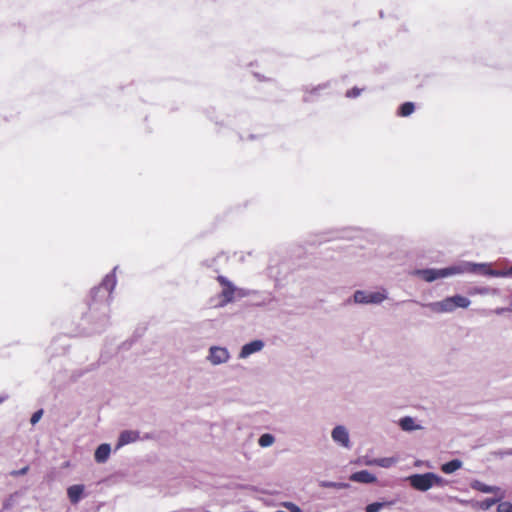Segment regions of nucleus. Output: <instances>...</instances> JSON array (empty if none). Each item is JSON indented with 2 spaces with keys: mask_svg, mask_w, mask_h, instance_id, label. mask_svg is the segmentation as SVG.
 Segmentation results:
<instances>
[{
  "mask_svg": "<svg viewBox=\"0 0 512 512\" xmlns=\"http://www.w3.org/2000/svg\"><path fill=\"white\" fill-rule=\"evenodd\" d=\"M117 266L108 273L102 282L91 289L90 296L91 302L89 303V311L84 316V321L91 324L92 327L87 332V335L103 332L109 325V305L112 299L111 294L116 286L117 280L115 271Z\"/></svg>",
  "mask_w": 512,
  "mask_h": 512,
  "instance_id": "1",
  "label": "nucleus"
},
{
  "mask_svg": "<svg viewBox=\"0 0 512 512\" xmlns=\"http://www.w3.org/2000/svg\"><path fill=\"white\" fill-rule=\"evenodd\" d=\"M459 274H474V262L461 261L457 264L444 268L415 269L412 272V275L417 276L428 283Z\"/></svg>",
  "mask_w": 512,
  "mask_h": 512,
  "instance_id": "2",
  "label": "nucleus"
},
{
  "mask_svg": "<svg viewBox=\"0 0 512 512\" xmlns=\"http://www.w3.org/2000/svg\"><path fill=\"white\" fill-rule=\"evenodd\" d=\"M387 298V295L379 291L356 290L353 294V302L356 304H380Z\"/></svg>",
  "mask_w": 512,
  "mask_h": 512,
  "instance_id": "3",
  "label": "nucleus"
},
{
  "mask_svg": "<svg viewBox=\"0 0 512 512\" xmlns=\"http://www.w3.org/2000/svg\"><path fill=\"white\" fill-rule=\"evenodd\" d=\"M474 275L489 277H512V265L507 269H493L490 263H474Z\"/></svg>",
  "mask_w": 512,
  "mask_h": 512,
  "instance_id": "4",
  "label": "nucleus"
},
{
  "mask_svg": "<svg viewBox=\"0 0 512 512\" xmlns=\"http://www.w3.org/2000/svg\"><path fill=\"white\" fill-rule=\"evenodd\" d=\"M217 281L221 286H223V290L220 293V302L219 306L224 307L227 304L231 303L235 299L236 286L225 276L219 275L217 277Z\"/></svg>",
  "mask_w": 512,
  "mask_h": 512,
  "instance_id": "5",
  "label": "nucleus"
},
{
  "mask_svg": "<svg viewBox=\"0 0 512 512\" xmlns=\"http://www.w3.org/2000/svg\"><path fill=\"white\" fill-rule=\"evenodd\" d=\"M408 481L415 490L425 492L432 488V472L413 474L408 477Z\"/></svg>",
  "mask_w": 512,
  "mask_h": 512,
  "instance_id": "6",
  "label": "nucleus"
},
{
  "mask_svg": "<svg viewBox=\"0 0 512 512\" xmlns=\"http://www.w3.org/2000/svg\"><path fill=\"white\" fill-rule=\"evenodd\" d=\"M331 437L335 443L346 449H350L352 446L350 442L349 432L347 428L343 425L335 426L332 429Z\"/></svg>",
  "mask_w": 512,
  "mask_h": 512,
  "instance_id": "7",
  "label": "nucleus"
},
{
  "mask_svg": "<svg viewBox=\"0 0 512 512\" xmlns=\"http://www.w3.org/2000/svg\"><path fill=\"white\" fill-rule=\"evenodd\" d=\"M229 359V352L224 347L212 346L209 349L208 360L213 365H219L227 362Z\"/></svg>",
  "mask_w": 512,
  "mask_h": 512,
  "instance_id": "8",
  "label": "nucleus"
},
{
  "mask_svg": "<svg viewBox=\"0 0 512 512\" xmlns=\"http://www.w3.org/2000/svg\"><path fill=\"white\" fill-rule=\"evenodd\" d=\"M431 311L435 313H449L454 311L452 297H446L445 299L437 302H431L425 305Z\"/></svg>",
  "mask_w": 512,
  "mask_h": 512,
  "instance_id": "9",
  "label": "nucleus"
},
{
  "mask_svg": "<svg viewBox=\"0 0 512 512\" xmlns=\"http://www.w3.org/2000/svg\"><path fill=\"white\" fill-rule=\"evenodd\" d=\"M140 439V432L137 430H123L120 432L116 444V449H119L130 443H134Z\"/></svg>",
  "mask_w": 512,
  "mask_h": 512,
  "instance_id": "10",
  "label": "nucleus"
},
{
  "mask_svg": "<svg viewBox=\"0 0 512 512\" xmlns=\"http://www.w3.org/2000/svg\"><path fill=\"white\" fill-rule=\"evenodd\" d=\"M264 347V342L262 340H253L246 344H244L240 350L239 357L246 358L253 353L259 352Z\"/></svg>",
  "mask_w": 512,
  "mask_h": 512,
  "instance_id": "11",
  "label": "nucleus"
},
{
  "mask_svg": "<svg viewBox=\"0 0 512 512\" xmlns=\"http://www.w3.org/2000/svg\"><path fill=\"white\" fill-rule=\"evenodd\" d=\"M350 480L357 483L370 484L377 481V478L374 474L370 473L368 470H360L354 472L350 475Z\"/></svg>",
  "mask_w": 512,
  "mask_h": 512,
  "instance_id": "12",
  "label": "nucleus"
},
{
  "mask_svg": "<svg viewBox=\"0 0 512 512\" xmlns=\"http://www.w3.org/2000/svg\"><path fill=\"white\" fill-rule=\"evenodd\" d=\"M110 453H111L110 444L102 443L96 448V450L94 452V459L97 463L103 464L108 460Z\"/></svg>",
  "mask_w": 512,
  "mask_h": 512,
  "instance_id": "13",
  "label": "nucleus"
},
{
  "mask_svg": "<svg viewBox=\"0 0 512 512\" xmlns=\"http://www.w3.org/2000/svg\"><path fill=\"white\" fill-rule=\"evenodd\" d=\"M85 487L82 484L71 485L67 488V495L72 504H77L83 497Z\"/></svg>",
  "mask_w": 512,
  "mask_h": 512,
  "instance_id": "14",
  "label": "nucleus"
},
{
  "mask_svg": "<svg viewBox=\"0 0 512 512\" xmlns=\"http://www.w3.org/2000/svg\"><path fill=\"white\" fill-rule=\"evenodd\" d=\"M328 87H329V83L328 82L323 83V84H319L318 86H315V87H312V88H309L308 86L303 87V91L305 92V95L303 97V101L305 103L312 102L314 100L313 96H318L319 92L321 90H324V89H326Z\"/></svg>",
  "mask_w": 512,
  "mask_h": 512,
  "instance_id": "15",
  "label": "nucleus"
},
{
  "mask_svg": "<svg viewBox=\"0 0 512 512\" xmlns=\"http://www.w3.org/2000/svg\"><path fill=\"white\" fill-rule=\"evenodd\" d=\"M463 463L460 459H452L441 465V471L445 474H452L462 467Z\"/></svg>",
  "mask_w": 512,
  "mask_h": 512,
  "instance_id": "16",
  "label": "nucleus"
},
{
  "mask_svg": "<svg viewBox=\"0 0 512 512\" xmlns=\"http://www.w3.org/2000/svg\"><path fill=\"white\" fill-rule=\"evenodd\" d=\"M396 503V500H390V501H377L368 504L365 507V512H379L381 509L386 507H391Z\"/></svg>",
  "mask_w": 512,
  "mask_h": 512,
  "instance_id": "17",
  "label": "nucleus"
},
{
  "mask_svg": "<svg viewBox=\"0 0 512 512\" xmlns=\"http://www.w3.org/2000/svg\"><path fill=\"white\" fill-rule=\"evenodd\" d=\"M399 426L403 431L411 432L420 428L419 425L415 423V420L410 416L402 417L399 420Z\"/></svg>",
  "mask_w": 512,
  "mask_h": 512,
  "instance_id": "18",
  "label": "nucleus"
},
{
  "mask_svg": "<svg viewBox=\"0 0 512 512\" xmlns=\"http://www.w3.org/2000/svg\"><path fill=\"white\" fill-rule=\"evenodd\" d=\"M471 487L472 489L482 493H496L497 491H499V487L490 486L478 480L473 481Z\"/></svg>",
  "mask_w": 512,
  "mask_h": 512,
  "instance_id": "19",
  "label": "nucleus"
},
{
  "mask_svg": "<svg viewBox=\"0 0 512 512\" xmlns=\"http://www.w3.org/2000/svg\"><path fill=\"white\" fill-rule=\"evenodd\" d=\"M498 502H499V499H497V498H486L482 501L473 502L472 506L476 509L487 511Z\"/></svg>",
  "mask_w": 512,
  "mask_h": 512,
  "instance_id": "20",
  "label": "nucleus"
},
{
  "mask_svg": "<svg viewBox=\"0 0 512 512\" xmlns=\"http://www.w3.org/2000/svg\"><path fill=\"white\" fill-rule=\"evenodd\" d=\"M451 297H452V301H453L454 310L456 308H468L469 305L471 304L470 299L465 296L456 294Z\"/></svg>",
  "mask_w": 512,
  "mask_h": 512,
  "instance_id": "21",
  "label": "nucleus"
},
{
  "mask_svg": "<svg viewBox=\"0 0 512 512\" xmlns=\"http://www.w3.org/2000/svg\"><path fill=\"white\" fill-rule=\"evenodd\" d=\"M415 110V105L413 102H404L402 103L397 111L398 116L401 117H408L410 116Z\"/></svg>",
  "mask_w": 512,
  "mask_h": 512,
  "instance_id": "22",
  "label": "nucleus"
},
{
  "mask_svg": "<svg viewBox=\"0 0 512 512\" xmlns=\"http://www.w3.org/2000/svg\"><path fill=\"white\" fill-rule=\"evenodd\" d=\"M319 485L323 488H335V489H346L350 485L345 482H333V481H321Z\"/></svg>",
  "mask_w": 512,
  "mask_h": 512,
  "instance_id": "23",
  "label": "nucleus"
},
{
  "mask_svg": "<svg viewBox=\"0 0 512 512\" xmlns=\"http://www.w3.org/2000/svg\"><path fill=\"white\" fill-rule=\"evenodd\" d=\"M275 441V437L270 433H264L262 434L258 439V444L263 447H269L271 446Z\"/></svg>",
  "mask_w": 512,
  "mask_h": 512,
  "instance_id": "24",
  "label": "nucleus"
},
{
  "mask_svg": "<svg viewBox=\"0 0 512 512\" xmlns=\"http://www.w3.org/2000/svg\"><path fill=\"white\" fill-rule=\"evenodd\" d=\"M395 459L394 458H388V457H385V458H377V459H374L372 462H370L369 464H375L377 466H380V467H383V468H389L391 467L394 463H395Z\"/></svg>",
  "mask_w": 512,
  "mask_h": 512,
  "instance_id": "25",
  "label": "nucleus"
},
{
  "mask_svg": "<svg viewBox=\"0 0 512 512\" xmlns=\"http://www.w3.org/2000/svg\"><path fill=\"white\" fill-rule=\"evenodd\" d=\"M449 484V481L435 473L432 472V487L438 486V487H444Z\"/></svg>",
  "mask_w": 512,
  "mask_h": 512,
  "instance_id": "26",
  "label": "nucleus"
},
{
  "mask_svg": "<svg viewBox=\"0 0 512 512\" xmlns=\"http://www.w3.org/2000/svg\"><path fill=\"white\" fill-rule=\"evenodd\" d=\"M497 512H512V503L509 501L498 503Z\"/></svg>",
  "mask_w": 512,
  "mask_h": 512,
  "instance_id": "27",
  "label": "nucleus"
},
{
  "mask_svg": "<svg viewBox=\"0 0 512 512\" xmlns=\"http://www.w3.org/2000/svg\"><path fill=\"white\" fill-rule=\"evenodd\" d=\"M254 293H255V291H253V290L236 287L235 297L244 298V297L250 296L251 294H254Z\"/></svg>",
  "mask_w": 512,
  "mask_h": 512,
  "instance_id": "28",
  "label": "nucleus"
},
{
  "mask_svg": "<svg viewBox=\"0 0 512 512\" xmlns=\"http://www.w3.org/2000/svg\"><path fill=\"white\" fill-rule=\"evenodd\" d=\"M13 497H14L13 495H10L8 498H6L4 500V502L2 504L1 512L12 509V507L14 506V499H13Z\"/></svg>",
  "mask_w": 512,
  "mask_h": 512,
  "instance_id": "29",
  "label": "nucleus"
},
{
  "mask_svg": "<svg viewBox=\"0 0 512 512\" xmlns=\"http://www.w3.org/2000/svg\"><path fill=\"white\" fill-rule=\"evenodd\" d=\"M42 415H43V409H39V410L35 411L30 418V423L32 425L37 424L40 421Z\"/></svg>",
  "mask_w": 512,
  "mask_h": 512,
  "instance_id": "30",
  "label": "nucleus"
},
{
  "mask_svg": "<svg viewBox=\"0 0 512 512\" xmlns=\"http://www.w3.org/2000/svg\"><path fill=\"white\" fill-rule=\"evenodd\" d=\"M362 92V89L358 88V87H353L352 89L348 90L345 94V96L347 98H356L358 96H360Z\"/></svg>",
  "mask_w": 512,
  "mask_h": 512,
  "instance_id": "31",
  "label": "nucleus"
},
{
  "mask_svg": "<svg viewBox=\"0 0 512 512\" xmlns=\"http://www.w3.org/2000/svg\"><path fill=\"white\" fill-rule=\"evenodd\" d=\"M282 506L288 509L290 512H302L301 508L292 502H283Z\"/></svg>",
  "mask_w": 512,
  "mask_h": 512,
  "instance_id": "32",
  "label": "nucleus"
},
{
  "mask_svg": "<svg viewBox=\"0 0 512 512\" xmlns=\"http://www.w3.org/2000/svg\"><path fill=\"white\" fill-rule=\"evenodd\" d=\"M29 470V466H25L19 470H13L10 472V475L13 477H19L25 475Z\"/></svg>",
  "mask_w": 512,
  "mask_h": 512,
  "instance_id": "33",
  "label": "nucleus"
},
{
  "mask_svg": "<svg viewBox=\"0 0 512 512\" xmlns=\"http://www.w3.org/2000/svg\"><path fill=\"white\" fill-rule=\"evenodd\" d=\"M496 454L499 455L502 458L505 457V456H512V448H507V449L500 450Z\"/></svg>",
  "mask_w": 512,
  "mask_h": 512,
  "instance_id": "34",
  "label": "nucleus"
},
{
  "mask_svg": "<svg viewBox=\"0 0 512 512\" xmlns=\"http://www.w3.org/2000/svg\"><path fill=\"white\" fill-rule=\"evenodd\" d=\"M477 292L480 293V294H485V293H487V288H479L477 290Z\"/></svg>",
  "mask_w": 512,
  "mask_h": 512,
  "instance_id": "35",
  "label": "nucleus"
},
{
  "mask_svg": "<svg viewBox=\"0 0 512 512\" xmlns=\"http://www.w3.org/2000/svg\"><path fill=\"white\" fill-rule=\"evenodd\" d=\"M272 300V297H269L268 300H263V305L269 304Z\"/></svg>",
  "mask_w": 512,
  "mask_h": 512,
  "instance_id": "36",
  "label": "nucleus"
},
{
  "mask_svg": "<svg viewBox=\"0 0 512 512\" xmlns=\"http://www.w3.org/2000/svg\"><path fill=\"white\" fill-rule=\"evenodd\" d=\"M502 311H503V309H497V310H496V313H497V314H500V313H502Z\"/></svg>",
  "mask_w": 512,
  "mask_h": 512,
  "instance_id": "37",
  "label": "nucleus"
},
{
  "mask_svg": "<svg viewBox=\"0 0 512 512\" xmlns=\"http://www.w3.org/2000/svg\"><path fill=\"white\" fill-rule=\"evenodd\" d=\"M0 402H2V399L0 398Z\"/></svg>",
  "mask_w": 512,
  "mask_h": 512,
  "instance_id": "38",
  "label": "nucleus"
}]
</instances>
